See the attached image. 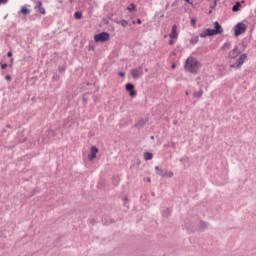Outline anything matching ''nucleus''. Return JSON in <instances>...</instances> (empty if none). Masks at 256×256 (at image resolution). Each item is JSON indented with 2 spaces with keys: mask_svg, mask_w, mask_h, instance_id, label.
I'll use <instances>...</instances> for the list:
<instances>
[{
  "mask_svg": "<svg viewBox=\"0 0 256 256\" xmlns=\"http://www.w3.org/2000/svg\"><path fill=\"white\" fill-rule=\"evenodd\" d=\"M184 69L189 73H198L201 69V63L197 61V58L190 56L186 59Z\"/></svg>",
  "mask_w": 256,
  "mask_h": 256,
  "instance_id": "1",
  "label": "nucleus"
},
{
  "mask_svg": "<svg viewBox=\"0 0 256 256\" xmlns=\"http://www.w3.org/2000/svg\"><path fill=\"white\" fill-rule=\"evenodd\" d=\"M245 61H247V54H240L239 57H237L236 59L229 60V66L231 69H241Z\"/></svg>",
  "mask_w": 256,
  "mask_h": 256,
  "instance_id": "2",
  "label": "nucleus"
},
{
  "mask_svg": "<svg viewBox=\"0 0 256 256\" xmlns=\"http://www.w3.org/2000/svg\"><path fill=\"white\" fill-rule=\"evenodd\" d=\"M111 35L109 34V32H101L99 34L94 35V41L96 43H105L107 41H109Z\"/></svg>",
  "mask_w": 256,
  "mask_h": 256,
  "instance_id": "3",
  "label": "nucleus"
},
{
  "mask_svg": "<svg viewBox=\"0 0 256 256\" xmlns=\"http://www.w3.org/2000/svg\"><path fill=\"white\" fill-rule=\"evenodd\" d=\"M247 31V26L243 22H239L234 27V35L235 37H239V35H243Z\"/></svg>",
  "mask_w": 256,
  "mask_h": 256,
  "instance_id": "4",
  "label": "nucleus"
},
{
  "mask_svg": "<svg viewBox=\"0 0 256 256\" xmlns=\"http://www.w3.org/2000/svg\"><path fill=\"white\" fill-rule=\"evenodd\" d=\"M170 41L169 45H173L174 43H177V39L179 37V32H177V25L172 26V31L169 34Z\"/></svg>",
  "mask_w": 256,
  "mask_h": 256,
  "instance_id": "5",
  "label": "nucleus"
},
{
  "mask_svg": "<svg viewBox=\"0 0 256 256\" xmlns=\"http://www.w3.org/2000/svg\"><path fill=\"white\" fill-rule=\"evenodd\" d=\"M130 75L133 79H141V77H143V67L130 70Z\"/></svg>",
  "mask_w": 256,
  "mask_h": 256,
  "instance_id": "6",
  "label": "nucleus"
},
{
  "mask_svg": "<svg viewBox=\"0 0 256 256\" xmlns=\"http://www.w3.org/2000/svg\"><path fill=\"white\" fill-rule=\"evenodd\" d=\"M241 55V51L239 50V47L235 46L228 54V57L230 61H233L237 57Z\"/></svg>",
  "mask_w": 256,
  "mask_h": 256,
  "instance_id": "7",
  "label": "nucleus"
},
{
  "mask_svg": "<svg viewBox=\"0 0 256 256\" xmlns=\"http://www.w3.org/2000/svg\"><path fill=\"white\" fill-rule=\"evenodd\" d=\"M210 33H212V35H221V33H223V27L216 21L214 22V29H211Z\"/></svg>",
  "mask_w": 256,
  "mask_h": 256,
  "instance_id": "8",
  "label": "nucleus"
},
{
  "mask_svg": "<svg viewBox=\"0 0 256 256\" xmlns=\"http://www.w3.org/2000/svg\"><path fill=\"white\" fill-rule=\"evenodd\" d=\"M125 89L131 97H137V91H135V86L133 84H126Z\"/></svg>",
  "mask_w": 256,
  "mask_h": 256,
  "instance_id": "9",
  "label": "nucleus"
},
{
  "mask_svg": "<svg viewBox=\"0 0 256 256\" xmlns=\"http://www.w3.org/2000/svg\"><path fill=\"white\" fill-rule=\"evenodd\" d=\"M98 153H99V149L97 148V146H92L91 147V152L88 155L89 161H93V159H97V154Z\"/></svg>",
  "mask_w": 256,
  "mask_h": 256,
  "instance_id": "10",
  "label": "nucleus"
},
{
  "mask_svg": "<svg viewBox=\"0 0 256 256\" xmlns=\"http://www.w3.org/2000/svg\"><path fill=\"white\" fill-rule=\"evenodd\" d=\"M35 9H38L39 13L41 15H45L47 12L45 11V8L43 7V3L41 1L36 2Z\"/></svg>",
  "mask_w": 256,
  "mask_h": 256,
  "instance_id": "11",
  "label": "nucleus"
},
{
  "mask_svg": "<svg viewBox=\"0 0 256 256\" xmlns=\"http://www.w3.org/2000/svg\"><path fill=\"white\" fill-rule=\"evenodd\" d=\"M213 36V32H211V29L208 28L204 31H202L200 34H199V37H201L202 39H204L205 37H212Z\"/></svg>",
  "mask_w": 256,
  "mask_h": 256,
  "instance_id": "12",
  "label": "nucleus"
},
{
  "mask_svg": "<svg viewBox=\"0 0 256 256\" xmlns=\"http://www.w3.org/2000/svg\"><path fill=\"white\" fill-rule=\"evenodd\" d=\"M193 97L195 99H201L203 97V90H199L197 92H194Z\"/></svg>",
  "mask_w": 256,
  "mask_h": 256,
  "instance_id": "13",
  "label": "nucleus"
},
{
  "mask_svg": "<svg viewBox=\"0 0 256 256\" xmlns=\"http://www.w3.org/2000/svg\"><path fill=\"white\" fill-rule=\"evenodd\" d=\"M191 45H197L199 43V36H192L190 39Z\"/></svg>",
  "mask_w": 256,
  "mask_h": 256,
  "instance_id": "14",
  "label": "nucleus"
},
{
  "mask_svg": "<svg viewBox=\"0 0 256 256\" xmlns=\"http://www.w3.org/2000/svg\"><path fill=\"white\" fill-rule=\"evenodd\" d=\"M144 159L145 161H151V159H153V154L151 152H145Z\"/></svg>",
  "mask_w": 256,
  "mask_h": 256,
  "instance_id": "15",
  "label": "nucleus"
},
{
  "mask_svg": "<svg viewBox=\"0 0 256 256\" xmlns=\"http://www.w3.org/2000/svg\"><path fill=\"white\" fill-rule=\"evenodd\" d=\"M29 13H31V10H29V9L27 8V6H22V8H21V14H22V15H29Z\"/></svg>",
  "mask_w": 256,
  "mask_h": 256,
  "instance_id": "16",
  "label": "nucleus"
},
{
  "mask_svg": "<svg viewBox=\"0 0 256 256\" xmlns=\"http://www.w3.org/2000/svg\"><path fill=\"white\" fill-rule=\"evenodd\" d=\"M155 171L157 172V175H160V177H165V173H163V170L159 169V166H155Z\"/></svg>",
  "mask_w": 256,
  "mask_h": 256,
  "instance_id": "17",
  "label": "nucleus"
},
{
  "mask_svg": "<svg viewBox=\"0 0 256 256\" xmlns=\"http://www.w3.org/2000/svg\"><path fill=\"white\" fill-rule=\"evenodd\" d=\"M239 9H241V3L237 2V3L232 7V11L237 12V11H239Z\"/></svg>",
  "mask_w": 256,
  "mask_h": 256,
  "instance_id": "18",
  "label": "nucleus"
},
{
  "mask_svg": "<svg viewBox=\"0 0 256 256\" xmlns=\"http://www.w3.org/2000/svg\"><path fill=\"white\" fill-rule=\"evenodd\" d=\"M127 10L128 11H137V6H135V4H130L128 7H127Z\"/></svg>",
  "mask_w": 256,
  "mask_h": 256,
  "instance_id": "19",
  "label": "nucleus"
},
{
  "mask_svg": "<svg viewBox=\"0 0 256 256\" xmlns=\"http://www.w3.org/2000/svg\"><path fill=\"white\" fill-rule=\"evenodd\" d=\"M117 23H118V25H121L122 27H127V25H129V22H127L126 20H120Z\"/></svg>",
  "mask_w": 256,
  "mask_h": 256,
  "instance_id": "20",
  "label": "nucleus"
},
{
  "mask_svg": "<svg viewBox=\"0 0 256 256\" xmlns=\"http://www.w3.org/2000/svg\"><path fill=\"white\" fill-rule=\"evenodd\" d=\"M74 17H75V19H81V18L83 17V13H81V12H75V13H74Z\"/></svg>",
  "mask_w": 256,
  "mask_h": 256,
  "instance_id": "21",
  "label": "nucleus"
},
{
  "mask_svg": "<svg viewBox=\"0 0 256 256\" xmlns=\"http://www.w3.org/2000/svg\"><path fill=\"white\" fill-rule=\"evenodd\" d=\"M173 171L165 172L164 177H173Z\"/></svg>",
  "mask_w": 256,
  "mask_h": 256,
  "instance_id": "22",
  "label": "nucleus"
},
{
  "mask_svg": "<svg viewBox=\"0 0 256 256\" xmlns=\"http://www.w3.org/2000/svg\"><path fill=\"white\" fill-rule=\"evenodd\" d=\"M190 23L191 25H193V27H195V25L197 24V21L195 19H191Z\"/></svg>",
  "mask_w": 256,
  "mask_h": 256,
  "instance_id": "23",
  "label": "nucleus"
},
{
  "mask_svg": "<svg viewBox=\"0 0 256 256\" xmlns=\"http://www.w3.org/2000/svg\"><path fill=\"white\" fill-rule=\"evenodd\" d=\"M229 47H231V44L229 43H226L223 45V49H229Z\"/></svg>",
  "mask_w": 256,
  "mask_h": 256,
  "instance_id": "24",
  "label": "nucleus"
},
{
  "mask_svg": "<svg viewBox=\"0 0 256 256\" xmlns=\"http://www.w3.org/2000/svg\"><path fill=\"white\" fill-rule=\"evenodd\" d=\"M8 0H0V5H5V3H7Z\"/></svg>",
  "mask_w": 256,
  "mask_h": 256,
  "instance_id": "25",
  "label": "nucleus"
},
{
  "mask_svg": "<svg viewBox=\"0 0 256 256\" xmlns=\"http://www.w3.org/2000/svg\"><path fill=\"white\" fill-rule=\"evenodd\" d=\"M118 75H119L120 77H125V72H119Z\"/></svg>",
  "mask_w": 256,
  "mask_h": 256,
  "instance_id": "26",
  "label": "nucleus"
},
{
  "mask_svg": "<svg viewBox=\"0 0 256 256\" xmlns=\"http://www.w3.org/2000/svg\"><path fill=\"white\" fill-rule=\"evenodd\" d=\"M1 69H7V64H1Z\"/></svg>",
  "mask_w": 256,
  "mask_h": 256,
  "instance_id": "27",
  "label": "nucleus"
},
{
  "mask_svg": "<svg viewBox=\"0 0 256 256\" xmlns=\"http://www.w3.org/2000/svg\"><path fill=\"white\" fill-rule=\"evenodd\" d=\"M7 57H13V52H8Z\"/></svg>",
  "mask_w": 256,
  "mask_h": 256,
  "instance_id": "28",
  "label": "nucleus"
},
{
  "mask_svg": "<svg viewBox=\"0 0 256 256\" xmlns=\"http://www.w3.org/2000/svg\"><path fill=\"white\" fill-rule=\"evenodd\" d=\"M5 79H6L7 81H11V76L7 75V76H5Z\"/></svg>",
  "mask_w": 256,
  "mask_h": 256,
  "instance_id": "29",
  "label": "nucleus"
},
{
  "mask_svg": "<svg viewBox=\"0 0 256 256\" xmlns=\"http://www.w3.org/2000/svg\"><path fill=\"white\" fill-rule=\"evenodd\" d=\"M186 1V3H189L190 5H193V2H191V0H184Z\"/></svg>",
  "mask_w": 256,
  "mask_h": 256,
  "instance_id": "30",
  "label": "nucleus"
},
{
  "mask_svg": "<svg viewBox=\"0 0 256 256\" xmlns=\"http://www.w3.org/2000/svg\"><path fill=\"white\" fill-rule=\"evenodd\" d=\"M10 67H13V58L10 60Z\"/></svg>",
  "mask_w": 256,
  "mask_h": 256,
  "instance_id": "31",
  "label": "nucleus"
},
{
  "mask_svg": "<svg viewBox=\"0 0 256 256\" xmlns=\"http://www.w3.org/2000/svg\"><path fill=\"white\" fill-rule=\"evenodd\" d=\"M138 25H141V19L137 20Z\"/></svg>",
  "mask_w": 256,
  "mask_h": 256,
  "instance_id": "32",
  "label": "nucleus"
},
{
  "mask_svg": "<svg viewBox=\"0 0 256 256\" xmlns=\"http://www.w3.org/2000/svg\"><path fill=\"white\" fill-rule=\"evenodd\" d=\"M59 71L62 72V71H65V69L60 68Z\"/></svg>",
  "mask_w": 256,
  "mask_h": 256,
  "instance_id": "33",
  "label": "nucleus"
},
{
  "mask_svg": "<svg viewBox=\"0 0 256 256\" xmlns=\"http://www.w3.org/2000/svg\"><path fill=\"white\" fill-rule=\"evenodd\" d=\"M172 69H175V64L172 65Z\"/></svg>",
  "mask_w": 256,
  "mask_h": 256,
  "instance_id": "34",
  "label": "nucleus"
},
{
  "mask_svg": "<svg viewBox=\"0 0 256 256\" xmlns=\"http://www.w3.org/2000/svg\"><path fill=\"white\" fill-rule=\"evenodd\" d=\"M151 139H155V137H154V136H151Z\"/></svg>",
  "mask_w": 256,
  "mask_h": 256,
  "instance_id": "35",
  "label": "nucleus"
},
{
  "mask_svg": "<svg viewBox=\"0 0 256 256\" xmlns=\"http://www.w3.org/2000/svg\"><path fill=\"white\" fill-rule=\"evenodd\" d=\"M186 95H189V93H188V92H186Z\"/></svg>",
  "mask_w": 256,
  "mask_h": 256,
  "instance_id": "36",
  "label": "nucleus"
},
{
  "mask_svg": "<svg viewBox=\"0 0 256 256\" xmlns=\"http://www.w3.org/2000/svg\"><path fill=\"white\" fill-rule=\"evenodd\" d=\"M164 37L167 38V35H165Z\"/></svg>",
  "mask_w": 256,
  "mask_h": 256,
  "instance_id": "37",
  "label": "nucleus"
}]
</instances>
